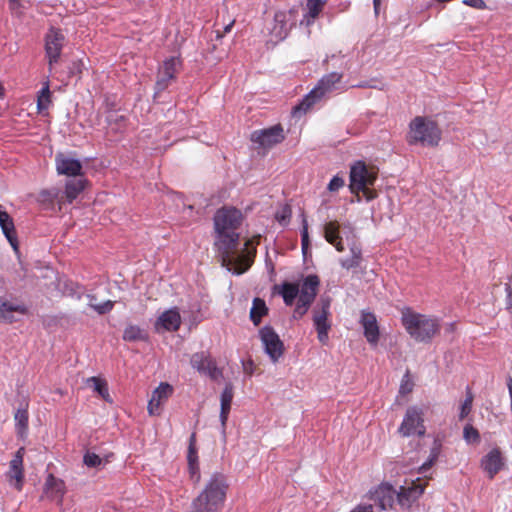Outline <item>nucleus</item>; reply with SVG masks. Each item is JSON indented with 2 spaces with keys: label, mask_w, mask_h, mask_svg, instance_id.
I'll return each mask as SVG.
<instances>
[{
  "label": "nucleus",
  "mask_w": 512,
  "mask_h": 512,
  "mask_svg": "<svg viewBox=\"0 0 512 512\" xmlns=\"http://www.w3.org/2000/svg\"><path fill=\"white\" fill-rule=\"evenodd\" d=\"M242 220L241 212L236 208H222L214 215L215 242L214 246L226 266L233 274L240 275L247 271L253 262L255 249L248 250L249 242L242 251L238 250L239 233Z\"/></svg>",
  "instance_id": "f257e3e1"
},
{
  "label": "nucleus",
  "mask_w": 512,
  "mask_h": 512,
  "mask_svg": "<svg viewBox=\"0 0 512 512\" xmlns=\"http://www.w3.org/2000/svg\"><path fill=\"white\" fill-rule=\"evenodd\" d=\"M228 487L224 474L213 473L203 490L192 501L189 512H220L226 500Z\"/></svg>",
  "instance_id": "f03ea898"
},
{
  "label": "nucleus",
  "mask_w": 512,
  "mask_h": 512,
  "mask_svg": "<svg viewBox=\"0 0 512 512\" xmlns=\"http://www.w3.org/2000/svg\"><path fill=\"white\" fill-rule=\"evenodd\" d=\"M401 323L409 336L420 343L431 342L441 329L439 318L418 313L411 308L401 311Z\"/></svg>",
  "instance_id": "7ed1b4c3"
},
{
  "label": "nucleus",
  "mask_w": 512,
  "mask_h": 512,
  "mask_svg": "<svg viewBox=\"0 0 512 512\" xmlns=\"http://www.w3.org/2000/svg\"><path fill=\"white\" fill-rule=\"evenodd\" d=\"M342 77L343 75L338 72L324 75L302 101L293 108V116L301 117L319 100L337 90L341 85Z\"/></svg>",
  "instance_id": "20e7f679"
},
{
  "label": "nucleus",
  "mask_w": 512,
  "mask_h": 512,
  "mask_svg": "<svg viewBox=\"0 0 512 512\" xmlns=\"http://www.w3.org/2000/svg\"><path fill=\"white\" fill-rule=\"evenodd\" d=\"M442 139L438 124L428 117L417 116L409 125L408 141L426 147H436Z\"/></svg>",
  "instance_id": "39448f33"
},
{
  "label": "nucleus",
  "mask_w": 512,
  "mask_h": 512,
  "mask_svg": "<svg viewBox=\"0 0 512 512\" xmlns=\"http://www.w3.org/2000/svg\"><path fill=\"white\" fill-rule=\"evenodd\" d=\"M426 485L427 482L419 478L416 481H406L398 490L386 483V499L391 501V505L397 504L402 510H410L424 493Z\"/></svg>",
  "instance_id": "423d86ee"
},
{
  "label": "nucleus",
  "mask_w": 512,
  "mask_h": 512,
  "mask_svg": "<svg viewBox=\"0 0 512 512\" xmlns=\"http://www.w3.org/2000/svg\"><path fill=\"white\" fill-rule=\"evenodd\" d=\"M376 174L369 169L364 162L358 161L350 169V190L352 193L362 192L369 201L375 198V193L370 189L374 184Z\"/></svg>",
  "instance_id": "0eeeda50"
},
{
  "label": "nucleus",
  "mask_w": 512,
  "mask_h": 512,
  "mask_svg": "<svg viewBox=\"0 0 512 512\" xmlns=\"http://www.w3.org/2000/svg\"><path fill=\"white\" fill-rule=\"evenodd\" d=\"M427 409L428 407L423 404L409 406L406 409L401 425L399 426V433L404 437L424 436L426 433L424 416Z\"/></svg>",
  "instance_id": "6e6552de"
},
{
  "label": "nucleus",
  "mask_w": 512,
  "mask_h": 512,
  "mask_svg": "<svg viewBox=\"0 0 512 512\" xmlns=\"http://www.w3.org/2000/svg\"><path fill=\"white\" fill-rule=\"evenodd\" d=\"M320 280L317 275L306 276L299 287L298 301L296 303L293 318H302L309 310L318 293Z\"/></svg>",
  "instance_id": "1a4fd4ad"
},
{
  "label": "nucleus",
  "mask_w": 512,
  "mask_h": 512,
  "mask_svg": "<svg viewBox=\"0 0 512 512\" xmlns=\"http://www.w3.org/2000/svg\"><path fill=\"white\" fill-rule=\"evenodd\" d=\"M298 11L292 8L285 11H277L273 18L270 28L271 41L278 43L283 41L290 33L291 29L296 25Z\"/></svg>",
  "instance_id": "9d476101"
},
{
  "label": "nucleus",
  "mask_w": 512,
  "mask_h": 512,
  "mask_svg": "<svg viewBox=\"0 0 512 512\" xmlns=\"http://www.w3.org/2000/svg\"><path fill=\"white\" fill-rule=\"evenodd\" d=\"M321 307H316L313 310V324L317 331V338L322 344L328 342V332L331 328L329 320L330 315V299L322 298L320 301Z\"/></svg>",
  "instance_id": "9b49d317"
},
{
  "label": "nucleus",
  "mask_w": 512,
  "mask_h": 512,
  "mask_svg": "<svg viewBox=\"0 0 512 512\" xmlns=\"http://www.w3.org/2000/svg\"><path fill=\"white\" fill-rule=\"evenodd\" d=\"M259 337L265 353L272 362H277L283 355V342L271 326H264L259 330Z\"/></svg>",
  "instance_id": "f8f14e48"
},
{
  "label": "nucleus",
  "mask_w": 512,
  "mask_h": 512,
  "mask_svg": "<svg viewBox=\"0 0 512 512\" xmlns=\"http://www.w3.org/2000/svg\"><path fill=\"white\" fill-rule=\"evenodd\" d=\"M384 510V483L369 490L362 502L350 512H382Z\"/></svg>",
  "instance_id": "ddd939ff"
},
{
  "label": "nucleus",
  "mask_w": 512,
  "mask_h": 512,
  "mask_svg": "<svg viewBox=\"0 0 512 512\" xmlns=\"http://www.w3.org/2000/svg\"><path fill=\"white\" fill-rule=\"evenodd\" d=\"M284 131L281 125H275L266 129L254 131L251 134L252 142L262 148H271L272 146L284 140Z\"/></svg>",
  "instance_id": "4468645a"
},
{
  "label": "nucleus",
  "mask_w": 512,
  "mask_h": 512,
  "mask_svg": "<svg viewBox=\"0 0 512 512\" xmlns=\"http://www.w3.org/2000/svg\"><path fill=\"white\" fill-rule=\"evenodd\" d=\"M190 363L200 374L213 380H218L222 376V371L217 367L216 362L205 352L193 354Z\"/></svg>",
  "instance_id": "2eb2a0df"
},
{
  "label": "nucleus",
  "mask_w": 512,
  "mask_h": 512,
  "mask_svg": "<svg viewBox=\"0 0 512 512\" xmlns=\"http://www.w3.org/2000/svg\"><path fill=\"white\" fill-rule=\"evenodd\" d=\"M64 41L65 37L63 33L58 29L51 28L46 34L45 52L50 68L54 63L58 62L62 48L64 46Z\"/></svg>",
  "instance_id": "dca6fc26"
},
{
  "label": "nucleus",
  "mask_w": 512,
  "mask_h": 512,
  "mask_svg": "<svg viewBox=\"0 0 512 512\" xmlns=\"http://www.w3.org/2000/svg\"><path fill=\"white\" fill-rule=\"evenodd\" d=\"M505 466V458L497 447L491 449L480 460V467L489 479H493Z\"/></svg>",
  "instance_id": "f3484780"
},
{
  "label": "nucleus",
  "mask_w": 512,
  "mask_h": 512,
  "mask_svg": "<svg viewBox=\"0 0 512 512\" xmlns=\"http://www.w3.org/2000/svg\"><path fill=\"white\" fill-rule=\"evenodd\" d=\"M25 454V449L23 447L19 448L12 460L9 464V470L6 473L7 479L11 486L15 487L17 490L22 489L23 480H24V470H23V458Z\"/></svg>",
  "instance_id": "a211bd4d"
},
{
  "label": "nucleus",
  "mask_w": 512,
  "mask_h": 512,
  "mask_svg": "<svg viewBox=\"0 0 512 512\" xmlns=\"http://www.w3.org/2000/svg\"><path fill=\"white\" fill-rule=\"evenodd\" d=\"M173 387L167 382H161L159 386L153 391L151 399L149 400L147 409L150 415H159L160 408L168 398L173 394Z\"/></svg>",
  "instance_id": "6ab92c4d"
},
{
  "label": "nucleus",
  "mask_w": 512,
  "mask_h": 512,
  "mask_svg": "<svg viewBox=\"0 0 512 512\" xmlns=\"http://www.w3.org/2000/svg\"><path fill=\"white\" fill-rule=\"evenodd\" d=\"M56 170L59 175L75 177L81 175L82 164L78 159L63 153L55 156Z\"/></svg>",
  "instance_id": "aec40b11"
},
{
  "label": "nucleus",
  "mask_w": 512,
  "mask_h": 512,
  "mask_svg": "<svg viewBox=\"0 0 512 512\" xmlns=\"http://www.w3.org/2000/svg\"><path fill=\"white\" fill-rule=\"evenodd\" d=\"M66 492L65 483L63 480L56 478L54 475L49 474L44 484V495L51 501H55L61 508L63 505V497Z\"/></svg>",
  "instance_id": "412c9836"
},
{
  "label": "nucleus",
  "mask_w": 512,
  "mask_h": 512,
  "mask_svg": "<svg viewBox=\"0 0 512 512\" xmlns=\"http://www.w3.org/2000/svg\"><path fill=\"white\" fill-rule=\"evenodd\" d=\"M181 325V316L176 308L164 311L155 322V330L177 331Z\"/></svg>",
  "instance_id": "4be33fe9"
},
{
  "label": "nucleus",
  "mask_w": 512,
  "mask_h": 512,
  "mask_svg": "<svg viewBox=\"0 0 512 512\" xmlns=\"http://www.w3.org/2000/svg\"><path fill=\"white\" fill-rule=\"evenodd\" d=\"M360 323L364 330V336L370 344H377L379 339V326L376 316L371 312L363 311Z\"/></svg>",
  "instance_id": "5701e85b"
},
{
  "label": "nucleus",
  "mask_w": 512,
  "mask_h": 512,
  "mask_svg": "<svg viewBox=\"0 0 512 512\" xmlns=\"http://www.w3.org/2000/svg\"><path fill=\"white\" fill-rule=\"evenodd\" d=\"M233 386L232 384H226L220 396V422H221V432L223 437H225V429L226 423L229 417V413L231 410V404L233 400Z\"/></svg>",
  "instance_id": "b1692460"
},
{
  "label": "nucleus",
  "mask_w": 512,
  "mask_h": 512,
  "mask_svg": "<svg viewBox=\"0 0 512 512\" xmlns=\"http://www.w3.org/2000/svg\"><path fill=\"white\" fill-rule=\"evenodd\" d=\"M326 0H306L300 26L310 27L322 12Z\"/></svg>",
  "instance_id": "393cba45"
},
{
  "label": "nucleus",
  "mask_w": 512,
  "mask_h": 512,
  "mask_svg": "<svg viewBox=\"0 0 512 512\" xmlns=\"http://www.w3.org/2000/svg\"><path fill=\"white\" fill-rule=\"evenodd\" d=\"M324 237L337 251L343 252L345 250L342 237L340 236V225L338 222L330 221L324 225Z\"/></svg>",
  "instance_id": "a878e982"
},
{
  "label": "nucleus",
  "mask_w": 512,
  "mask_h": 512,
  "mask_svg": "<svg viewBox=\"0 0 512 512\" xmlns=\"http://www.w3.org/2000/svg\"><path fill=\"white\" fill-rule=\"evenodd\" d=\"M13 312L24 315L27 313V307L21 303L2 301L0 299V318L11 323L15 321V318L11 315Z\"/></svg>",
  "instance_id": "bb28decb"
},
{
  "label": "nucleus",
  "mask_w": 512,
  "mask_h": 512,
  "mask_svg": "<svg viewBox=\"0 0 512 512\" xmlns=\"http://www.w3.org/2000/svg\"><path fill=\"white\" fill-rule=\"evenodd\" d=\"M279 294L282 296L287 306H292L295 299L298 298L299 285L296 283L284 282L279 288Z\"/></svg>",
  "instance_id": "cd10ccee"
},
{
  "label": "nucleus",
  "mask_w": 512,
  "mask_h": 512,
  "mask_svg": "<svg viewBox=\"0 0 512 512\" xmlns=\"http://www.w3.org/2000/svg\"><path fill=\"white\" fill-rule=\"evenodd\" d=\"M268 313L266 303L261 298H254L252 307L250 309V319L255 326H258L262 320V317Z\"/></svg>",
  "instance_id": "c85d7f7f"
},
{
  "label": "nucleus",
  "mask_w": 512,
  "mask_h": 512,
  "mask_svg": "<svg viewBox=\"0 0 512 512\" xmlns=\"http://www.w3.org/2000/svg\"><path fill=\"white\" fill-rule=\"evenodd\" d=\"M122 338L127 342L146 341L148 339V334L138 325L131 324L125 327Z\"/></svg>",
  "instance_id": "c756f323"
},
{
  "label": "nucleus",
  "mask_w": 512,
  "mask_h": 512,
  "mask_svg": "<svg viewBox=\"0 0 512 512\" xmlns=\"http://www.w3.org/2000/svg\"><path fill=\"white\" fill-rule=\"evenodd\" d=\"M126 117L117 112H111L107 116L108 129L115 134L123 133L126 127Z\"/></svg>",
  "instance_id": "7c9ffc66"
},
{
  "label": "nucleus",
  "mask_w": 512,
  "mask_h": 512,
  "mask_svg": "<svg viewBox=\"0 0 512 512\" xmlns=\"http://www.w3.org/2000/svg\"><path fill=\"white\" fill-rule=\"evenodd\" d=\"M15 428L17 431V434L20 437H24L27 434V428H28V411L26 408H19L15 415Z\"/></svg>",
  "instance_id": "2f4dec72"
},
{
  "label": "nucleus",
  "mask_w": 512,
  "mask_h": 512,
  "mask_svg": "<svg viewBox=\"0 0 512 512\" xmlns=\"http://www.w3.org/2000/svg\"><path fill=\"white\" fill-rule=\"evenodd\" d=\"M350 257L340 259V264L345 269L358 267L361 261V249L355 244L350 245Z\"/></svg>",
  "instance_id": "473e14b6"
},
{
  "label": "nucleus",
  "mask_w": 512,
  "mask_h": 512,
  "mask_svg": "<svg viewBox=\"0 0 512 512\" xmlns=\"http://www.w3.org/2000/svg\"><path fill=\"white\" fill-rule=\"evenodd\" d=\"M84 180L82 179H73L69 180L66 183L65 186V195L68 201L71 203L76 197L79 195L80 192L84 189Z\"/></svg>",
  "instance_id": "72a5a7b5"
},
{
  "label": "nucleus",
  "mask_w": 512,
  "mask_h": 512,
  "mask_svg": "<svg viewBox=\"0 0 512 512\" xmlns=\"http://www.w3.org/2000/svg\"><path fill=\"white\" fill-rule=\"evenodd\" d=\"M87 383L92 386L93 390L97 392L105 401L112 402L108 390L107 383L97 377H90Z\"/></svg>",
  "instance_id": "f704fd0d"
},
{
  "label": "nucleus",
  "mask_w": 512,
  "mask_h": 512,
  "mask_svg": "<svg viewBox=\"0 0 512 512\" xmlns=\"http://www.w3.org/2000/svg\"><path fill=\"white\" fill-rule=\"evenodd\" d=\"M49 83L45 82L37 96V108L39 111L47 110L51 104Z\"/></svg>",
  "instance_id": "c9c22d12"
},
{
  "label": "nucleus",
  "mask_w": 512,
  "mask_h": 512,
  "mask_svg": "<svg viewBox=\"0 0 512 512\" xmlns=\"http://www.w3.org/2000/svg\"><path fill=\"white\" fill-rule=\"evenodd\" d=\"M180 61L176 57H171L167 59L159 72L161 75L167 76L168 78H174V75L177 71V67L179 66Z\"/></svg>",
  "instance_id": "e433bc0d"
},
{
  "label": "nucleus",
  "mask_w": 512,
  "mask_h": 512,
  "mask_svg": "<svg viewBox=\"0 0 512 512\" xmlns=\"http://www.w3.org/2000/svg\"><path fill=\"white\" fill-rule=\"evenodd\" d=\"M89 299L88 305L93 308L98 314H105L110 312L114 307V302L107 300L101 304H94L95 297L93 295H87Z\"/></svg>",
  "instance_id": "4c0bfd02"
},
{
  "label": "nucleus",
  "mask_w": 512,
  "mask_h": 512,
  "mask_svg": "<svg viewBox=\"0 0 512 512\" xmlns=\"http://www.w3.org/2000/svg\"><path fill=\"white\" fill-rule=\"evenodd\" d=\"M413 388L414 381L409 370H407L401 379L399 386V394L402 396L408 395L413 391Z\"/></svg>",
  "instance_id": "58836bf2"
},
{
  "label": "nucleus",
  "mask_w": 512,
  "mask_h": 512,
  "mask_svg": "<svg viewBox=\"0 0 512 512\" xmlns=\"http://www.w3.org/2000/svg\"><path fill=\"white\" fill-rule=\"evenodd\" d=\"M463 438L467 444H478L480 442V434L471 424L464 426Z\"/></svg>",
  "instance_id": "ea45409f"
},
{
  "label": "nucleus",
  "mask_w": 512,
  "mask_h": 512,
  "mask_svg": "<svg viewBox=\"0 0 512 512\" xmlns=\"http://www.w3.org/2000/svg\"><path fill=\"white\" fill-rule=\"evenodd\" d=\"M292 216V210L289 205H283L280 209L277 210L275 213V219L276 221L282 225L287 226L290 222Z\"/></svg>",
  "instance_id": "a19ab883"
},
{
  "label": "nucleus",
  "mask_w": 512,
  "mask_h": 512,
  "mask_svg": "<svg viewBox=\"0 0 512 512\" xmlns=\"http://www.w3.org/2000/svg\"><path fill=\"white\" fill-rule=\"evenodd\" d=\"M29 1L26 0H8V8L12 16L20 17L23 10L27 7Z\"/></svg>",
  "instance_id": "79ce46f5"
},
{
  "label": "nucleus",
  "mask_w": 512,
  "mask_h": 512,
  "mask_svg": "<svg viewBox=\"0 0 512 512\" xmlns=\"http://www.w3.org/2000/svg\"><path fill=\"white\" fill-rule=\"evenodd\" d=\"M473 405V395L470 390L467 391L465 400L460 405L459 419H465L471 412Z\"/></svg>",
  "instance_id": "37998d69"
},
{
  "label": "nucleus",
  "mask_w": 512,
  "mask_h": 512,
  "mask_svg": "<svg viewBox=\"0 0 512 512\" xmlns=\"http://www.w3.org/2000/svg\"><path fill=\"white\" fill-rule=\"evenodd\" d=\"M439 454H440V446L439 445H435L431 449L430 455H429L428 459L420 466L419 472L420 473H425L428 469H430V467L437 460Z\"/></svg>",
  "instance_id": "c03bdc74"
},
{
  "label": "nucleus",
  "mask_w": 512,
  "mask_h": 512,
  "mask_svg": "<svg viewBox=\"0 0 512 512\" xmlns=\"http://www.w3.org/2000/svg\"><path fill=\"white\" fill-rule=\"evenodd\" d=\"M188 464L198 463V455L196 450V435L192 433L189 439V447H188V455H187Z\"/></svg>",
  "instance_id": "a18cd8bd"
},
{
  "label": "nucleus",
  "mask_w": 512,
  "mask_h": 512,
  "mask_svg": "<svg viewBox=\"0 0 512 512\" xmlns=\"http://www.w3.org/2000/svg\"><path fill=\"white\" fill-rule=\"evenodd\" d=\"M58 193L57 189L43 190L39 193L38 201L43 204H53L58 197Z\"/></svg>",
  "instance_id": "49530a36"
},
{
  "label": "nucleus",
  "mask_w": 512,
  "mask_h": 512,
  "mask_svg": "<svg viewBox=\"0 0 512 512\" xmlns=\"http://www.w3.org/2000/svg\"><path fill=\"white\" fill-rule=\"evenodd\" d=\"M301 216H302L301 246H302V251L305 253V251L309 247L308 222L303 213L301 214Z\"/></svg>",
  "instance_id": "de8ad7c7"
},
{
  "label": "nucleus",
  "mask_w": 512,
  "mask_h": 512,
  "mask_svg": "<svg viewBox=\"0 0 512 512\" xmlns=\"http://www.w3.org/2000/svg\"><path fill=\"white\" fill-rule=\"evenodd\" d=\"M83 462L88 467H97L101 464V458L92 452H87L83 457Z\"/></svg>",
  "instance_id": "09e8293b"
},
{
  "label": "nucleus",
  "mask_w": 512,
  "mask_h": 512,
  "mask_svg": "<svg viewBox=\"0 0 512 512\" xmlns=\"http://www.w3.org/2000/svg\"><path fill=\"white\" fill-rule=\"evenodd\" d=\"M344 179L338 175L334 176L328 183L327 189L330 192H336L344 186Z\"/></svg>",
  "instance_id": "8fccbe9b"
},
{
  "label": "nucleus",
  "mask_w": 512,
  "mask_h": 512,
  "mask_svg": "<svg viewBox=\"0 0 512 512\" xmlns=\"http://www.w3.org/2000/svg\"><path fill=\"white\" fill-rule=\"evenodd\" d=\"M188 471H189L191 480L194 483H198L200 481V477H201L199 464L198 463L188 464Z\"/></svg>",
  "instance_id": "3c124183"
},
{
  "label": "nucleus",
  "mask_w": 512,
  "mask_h": 512,
  "mask_svg": "<svg viewBox=\"0 0 512 512\" xmlns=\"http://www.w3.org/2000/svg\"><path fill=\"white\" fill-rule=\"evenodd\" d=\"M506 308L512 314V277L506 284Z\"/></svg>",
  "instance_id": "603ef678"
},
{
  "label": "nucleus",
  "mask_w": 512,
  "mask_h": 512,
  "mask_svg": "<svg viewBox=\"0 0 512 512\" xmlns=\"http://www.w3.org/2000/svg\"><path fill=\"white\" fill-rule=\"evenodd\" d=\"M171 79L172 78H168L167 76L161 75V73L159 72L158 80L156 82V91L160 92L166 89Z\"/></svg>",
  "instance_id": "864d4df0"
},
{
  "label": "nucleus",
  "mask_w": 512,
  "mask_h": 512,
  "mask_svg": "<svg viewBox=\"0 0 512 512\" xmlns=\"http://www.w3.org/2000/svg\"><path fill=\"white\" fill-rule=\"evenodd\" d=\"M463 3L467 6L476 8V9H485L486 3L484 0H463Z\"/></svg>",
  "instance_id": "5fc2aeb1"
},
{
  "label": "nucleus",
  "mask_w": 512,
  "mask_h": 512,
  "mask_svg": "<svg viewBox=\"0 0 512 512\" xmlns=\"http://www.w3.org/2000/svg\"><path fill=\"white\" fill-rule=\"evenodd\" d=\"M381 3H382V0H373V4H374V12H375V15L378 16L380 14V11H381Z\"/></svg>",
  "instance_id": "6e6d98bb"
},
{
  "label": "nucleus",
  "mask_w": 512,
  "mask_h": 512,
  "mask_svg": "<svg viewBox=\"0 0 512 512\" xmlns=\"http://www.w3.org/2000/svg\"><path fill=\"white\" fill-rule=\"evenodd\" d=\"M508 390H509L510 399L512 401V379H509Z\"/></svg>",
  "instance_id": "4d7b16f0"
},
{
  "label": "nucleus",
  "mask_w": 512,
  "mask_h": 512,
  "mask_svg": "<svg viewBox=\"0 0 512 512\" xmlns=\"http://www.w3.org/2000/svg\"><path fill=\"white\" fill-rule=\"evenodd\" d=\"M233 23H234V22L229 23V24L225 27L224 31H225V32H229V31L231 30V27H232Z\"/></svg>",
  "instance_id": "13d9d810"
},
{
  "label": "nucleus",
  "mask_w": 512,
  "mask_h": 512,
  "mask_svg": "<svg viewBox=\"0 0 512 512\" xmlns=\"http://www.w3.org/2000/svg\"><path fill=\"white\" fill-rule=\"evenodd\" d=\"M4 97V88L2 84L0 83V99Z\"/></svg>",
  "instance_id": "bf43d9fd"
},
{
  "label": "nucleus",
  "mask_w": 512,
  "mask_h": 512,
  "mask_svg": "<svg viewBox=\"0 0 512 512\" xmlns=\"http://www.w3.org/2000/svg\"><path fill=\"white\" fill-rule=\"evenodd\" d=\"M367 84L366 82H363V83H360V84H357L356 87H366Z\"/></svg>",
  "instance_id": "052dcab7"
}]
</instances>
